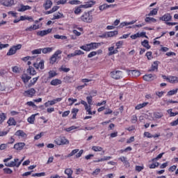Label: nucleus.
Listing matches in <instances>:
<instances>
[{
    "instance_id": "f257e3e1",
    "label": "nucleus",
    "mask_w": 178,
    "mask_h": 178,
    "mask_svg": "<svg viewBox=\"0 0 178 178\" xmlns=\"http://www.w3.org/2000/svg\"><path fill=\"white\" fill-rule=\"evenodd\" d=\"M13 159V156H9L8 158L4 159L3 161L4 162L5 166H7L8 168H19L20 165H22L23 161H24V157H23L20 161H19V159H15L13 161L8 163Z\"/></svg>"
},
{
    "instance_id": "f03ea898",
    "label": "nucleus",
    "mask_w": 178,
    "mask_h": 178,
    "mask_svg": "<svg viewBox=\"0 0 178 178\" xmlns=\"http://www.w3.org/2000/svg\"><path fill=\"white\" fill-rule=\"evenodd\" d=\"M79 22H83V23H92L94 22V15H92V11H85L83 15L78 18Z\"/></svg>"
},
{
    "instance_id": "7ed1b4c3",
    "label": "nucleus",
    "mask_w": 178,
    "mask_h": 178,
    "mask_svg": "<svg viewBox=\"0 0 178 178\" xmlns=\"http://www.w3.org/2000/svg\"><path fill=\"white\" fill-rule=\"evenodd\" d=\"M101 47V43L99 42H91L89 44H84L80 47V49L83 51H86V52H90V51H92V49H97Z\"/></svg>"
},
{
    "instance_id": "20e7f679",
    "label": "nucleus",
    "mask_w": 178,
    "mask_h": 178,
    "mask_svg": "<svg viewBox=\"0 0 178 178\" xmlns=\"http://www.w3.org/2000/svg\"><path fill=\"white\" fill-rule=\"evenodd\" d=\"M159 20L165 22L167 26H176L177 24V22H172V15L170 13L164 14L162 17H159Z\"/></svg>"
},
{
    "instance_id": "39448f33",
    "label": "nucleus",
    "mask_w": 178,
    "mask_h": 178,
    "mask_svg": "<svg viewBox=\"0 0 178 178\" xmlns=\"http://www.w3.org/2000/svg\"><path fill=\"white\" fill-rule=\"evenodd\" d=\"M70 143L69 140L65 136H58L54 140V144H56V145H67Z\"/></svg>"
},
{
    "instance_id": "423d86ee",
    "label": "nucleus",
    "mask_w": 178,
    "mask_h": 178,
    "mask_svg": "<svg viewBox=\"0 0 178 178\" xmlns=\"http://www.w3.org/2000/svg\"><path fill=\"white\" fill-rule=\"evenodd\" d=\"M84 154V149H75L72 150V152L67 155V158H72V156H74L75 155V158L79 159L81 158V155Z\"/></svg>"
},
{
    "instance_id": "0eeeda50",
    "label": "nucleus",
    "mask_w": 178,
    "mask_h": 178,
    "mask_svg": "<svg viewBox=\"0 0 178 178\" xmlns=\"http://www.w3.org/2000/svg\"><path fill=\"white\" fill-rule=\"evenodd\" d=\"M59 55H62V50L58 49L54 52L49 58V63L51 65H54L56 63L58 58H59Z\"/></svg>"
},
{
    "instance_id": "6e6552de",
    "label": "nucleus",
    "mask_w": 178,
    "mask_h": 178,
    "mask_svg": "<svg viewBox=\"0 0 178 178\" xmlns=\"http://www.w3.org/2000/svg\"><path fill=\"white\" fill-rule=\"evenodd\" d=\"M110 74L111 77L114 79V80H120V79H123V72L120 70L112 71Z\"/></svg>"
},
{
    "instance_id": "1a4fd4ad",
    "label": "nucleus",
    "mask_w": 178,
    "mask_h": 178,
    "mask_svg": "<svg viewBox=\"0 0 178 178\" xmlns=\"http://www.w3.org/2000/svg\"><path fill=\"white\" fill-rule=\"evenodd\" d=\"M19 49H22L21 44L13 46L7 52V56H12V55H15V54H16Z\"/></svg>"
},
{
    "instance_id": "9d476101",
    "label": "nucleus",
    "mask_w": 178,
    "mask_h": 178,
    "mask_svg": "<svg viewBox=\"0 0 178 178\" xmlns=\"http://www.w3.org/2000/svg\"><path fill=\"white\" fill-rule=\"evenodd\" d=\"M162 78L164 80H166L168 81V83H170V84H177L178 83V77L175 76H166V75H162Z\"/></svg>"
},
{
    "instance_id": "9b49d317",
    "label": "nucleus",
    "mask_w": 178,
    "mask_h": 178,
    "mask_svg": "<svg viewBox=\"0 0 178 178\" xmlns=\"http://www.w3.org/2000/svg\"><path fill=\"white\" fill-rule=\"evenodd\" d=\"M35 89H34L33 88H30L28 90H25L24 92V97H27L28 98H33V97H34V95H35Z\"/></svg>"
},
{
    "instance_id": "f8f14e48",
    "label": "nucleus",
    "mask_w": 178,
    "mask_h": 178,
    "mask_svg": "<svg viewBox=\"0 0 178 178\" xmlns=\"http://www.w3.org/2000/svg\"><path fill=\"white\" fill-rule=\"evenodd\" d=\"M80 102L81 105L84 106L87 115H92V113H91V106H88V104H87V102L84 100H81Z\"/></svg>"
},
{
    "instance_id": "ddd939ff",
    "label": "nucleus",
    "mask_w": 178,
    "mask_h": 178,
    "mask_svg": "<svg viewBox=\"0 0 178 178\" xmlns=\"http://www.w3.org/2000/svg\"><path fill=\"white\" fill-rule=\"evenodd\" d=\"M50 33H52V29L39 31L37 32V35H38L39 37H44V35H48V34H50Z\"/></svg>"
},
{
    "instance_id": "4468645a",
    "label": "nucleus",
    "mask_w": 178,
    "mask_h": 178,
    "mask_svg": "<svg viewBox=\"0 0 178 178\" xmlns=\"http://www.w3.org/2000/svg\"><path fill=\"white\" fill-rule=\"evenodd\" d=\"M45 63V61H44V60H41L39 63H33V67L38 70L39 69L40 70H43L44 67V63Z\"/></svg>"
},
{
    "instance_id": "2eb2a0df",
    "label": "nucleus",
    "mask_w": 178,
    "mask_h": 178,
    "mask_svg": "<svg viewBox=\"0 0 178 178\" xmlns=\"http://www.w3.org/2000/svg\"><path fill=\"white\" fill-rule=\"evenodd\" d=\"M159 61L156 60L152 64L151 67L148 70V72H158V66H159Z\"/></svg>"
},
{
    "instance_id": "dca6fc26",
    "label": "nucleus",
    "mask_w": 178,
    "mask_h": 178,
    "mask_svg": "<svg viewBox=\"0 0 178 178\" xmlns=\"http://www.w3.org/2000/svg\"><path fill=\"white\" fill-rule=\"evenodd\" d=\"M15 136H16L17 137H19L20 138H27V134H26L24 132V131L23 130H17L15 133Z\"/></svg>"
},
{
    "instance_id": "f3484780",
    "label": "nucleus",
    "mask_w": 178,
    "mask_h": 178,
    "mask_svg": "<svg viewBox=\"0 0 178 178\" xmlns=\"http://www.w3.org/2000/svg\"><path fill=\"white\" fill-rule=\"evenodd\" d=\"M156 78V74L153 75L152 74H145L143 77L145 81H152V80H154Z\"/></svg>"
},
{
    "instance_id": "a211bd4d",
    "label": "nucleus",
    "mask_w": 178,
    "mask_h": 178,
    "mask_svg": "<svg viewBox=\"0 0 178 178\" xmlns=\"http://www.w3.org/2000/svg\"><path fill=\"white\" fill-rule=\"evenodd\" d=\"M118 161H120L121 162H122V163H124V166H126L127 168L130 167V163H129V161L127 160V157L124 156H120V158H118Z\"/></svg>"
},
{
    "instance_id": "6ab92c4d",
    "label": "nucleus",
    "mask_w": 178,
    "mask_h": 178,
    "mask_svg": "<svg viewBox=\"0 0 178 178\" xmlns=\"http://www.w3.org/2000/svg\"><path fill=\"white\" fill-rule=\"evenodd\" d=\"M26 147V143H18L14 145V148L17 151H22Z\"/></svg>"
},
{
    "instance_id": "aec40b11",
    "label": "nucleus",
    "mask_w": 178,
    "mask_h": 178,
    "mask_svg": "<svg viewBox=\"0 0 178 178\" xmlns=\"http://www.w3.org/2000/svg\"><path fill=\"white\" fill-rule=\"evenodd\" d=\"M1 4L4 6H12V5L15 4L14 0H1Z\"/></svg>"
},
{
    "instance_id": "412c9836",
    "label": "nucleus",
    "mask_w": 178,
    "mask_h": 178,
    "mask_svg": "<svg viewBox=\"0 0 178 178\" xmlns=\"http://www.w3.org/2000/svg\"><path fill=\"white\" fill-rule=\"evenodd\" d=\"M52 6V1L51 0H45L43 8H44L45 10H48V9H51Z\"/></svg>"
},
{
    "instance_id": "4be33fe9",
    "label": "nucleus",
    "mask_w": 178,
    "mask_h": 178,
    "mask_svg": "<svg viewBox=\"0 0 178 178\" xmlns=\"http://www.w3.org/2000/svg\"><path fill=\"white\" fill-rule=\"evenodd\" d=\"M108 56H112V55H115V54H118L119 51L116 49H115V46H111L108 47Z\"/></svg>"
},
{
    "instance_id": "5701e85b",
    "label": "nucleus",
    "mask_w": 178,
    "mask_h": 178,
    "mask_svg": "<svg viewBox=\"0 0 178 178\" xmlns=\"http://www.w3.org/2000/svg\"><path fill=\"white\" fill-rule=\"evenodd\" d=\"M21 79L24 84H27V82L31 80V76H29L27 74H23Z\"/></svg>"
},
{
    "instance_id": "b1692460",
    "label": "nucleus",
    "mask_w": 178,
    "mask_h": 178,
    "mask_svg": "<svg viewBox=\"0 0 178 178\" xmlns=\"http://www.w3.org/2000/svg\"><path fill=\"white\" fill-rule=\"evenodd\" d=\"M95 5V1H90L86 3V4L82 5V8L84 9H88V8H92Z\"/></svg>"
},
{
    "instance_id": "393cba45",
    "label": "nucleus",
    "mask_w": 178,
    "mask_h": 178,
    "mask_svg": "<svg viewBox=\"0 0 178 178\" xmlns=\"http://www.w3.org/2000/svg\"><path fill=\"white\" fill-rule=\"evenodd\" d=\"M92 151H94L95 152H101L102 151V155H104L105 154V150H104V148L99 146H92Z\"/></svg>"
},
{
    "instance_id": "a878e982",
    "label": "nucleus",
    "mask_w": 178,
    "mask_h": 178,
    "mask_svg": "<svg viewBox=\"0 0 178 178\" xmlns=\"http://www.w3.org/2000/svg\"><path fill=\"white\" fill-rule=\"evenodd\" d=\"M31 9V6H24L23 4L20 5V8H18V12H26V10H30Z\"/></svg>"
},
{
    "instance_id": "bb28decb",
    "label": "nucleus",
    "mask_w": 178,
    "mask_h": 178,
    "mask_svg": "<svg viewBox=\"0 0 178 178\" xmlns=\"http://www.w3.org/2000/svg\"><path fill=\"white\" fill-rule=\"evenodd\" d=\"M109 159H112V156H104V158L98 159L97 160H94V163H98V162H105V161H109Z\"/></svg>"
},
{
    "instance_id": "cd10ccee",
    "label": "nucleus",
    "mask_w": 178,
    "mask_h": 178,
    "mask_svg": "<svg viewBox=\"0 0 178 178\" xmlns=\"http://www.w3.org/2000/svg\"><path fill=\"white\" fill-rule=\"evenodd\" d=\"M51 86H60V84H62V81L59 79H55L51 81L50 82Z\"/></svg>"
},
{
    "instance_id": "c85d7f7f",
    "label": "nucleus",
    "mask_w": 178,
    "mask_h": 178,
    "mask_svg": "<svg viewBox=\"0 0 178 178\" xmlns=\"http://www.w3.org/2000/svg\"><path fill=\"white\" fill-rule=\"evenodd\" d=\"M27 73L30 74L31 76H35L37 74V71H35L33 66H29L27 69Z\"/></svg>"
},
{
    "instance_id": "c756f323",
    "label": "nucleus",
    "mask_w": 178,
    "mask_h": 178,
    "mask_svg": "<svg viewBox=\"0 0 178 178\" xmlns=\"http://www.w3.org/2000/svg\"><path fill=\"white\" fill-rule=\"evenodd\" d=\"M153 118L154 119H161V118H163V113L158 112V111L154 112Z\"/></svg>"
},
{
    "instance_id": "7c9ffc66",
    "label": "nucleus",
    "mask_w": 178,
    "mask_h": 178,
    "mask_svg": "<svg viewBox=\"0 0 178 178\" xmlns=\"http://www.w3.org/2000/svg\"><path fill=\"white\" fill-rule=\"evenodd\" d=\"M65 175H67V178H73V170L71 168H66L64 172Z\"/></svg>"
},
{
    "instance_id": "2f4dec72",
    "label": "nucleus",
    "mask_w": 178,
    "mask_h": 178,
    "mask_svg": "<svg viewBox=\"0 0 178 178\" xmlns=\"http://www.w3.org/2000/svg\"><path fill=\"white\" fill-rule=\"evenodd\" d=\"M38 29H40V25L33 24L29 27H27L25 29V31H33L34 30H38Z\"/></svg>"
},
{
    "instance_id": "473e14b6",
    "label": "nucleus",
    "mask_w": 178,
    "mask_h": 178,
    "mask_svg": "<svg viewBox=\"0 0 178 178\" xmlns=\"http://www.w3.org/2000/svg\"><path fill=\"white\" fill-rule=\"evenodd\" d=\"M62 17H63V14L58 12V13H55L54 15L53 18L51 19V20H58L59 19H62Z\"/></svg>"
},
{
    "instance_id": "72a5a7b5",
    "label": "nucleus",
    "mask_w": 178,
    "mask_h": 178,
    "mask_svg": "<svg viewBox=\"0 0 178 178\" xmlns=\"http://www.w3.org/2000/svg\"><path fill=\"white\" fill-rule=\"evenodd\" d=\"M148 104H149L148 102H143L142 104H139L135 107V109H136V111H140V109H143V108H145V106H147Z\"/></svg>"
},
{
    "instance_id": "f704fd0d",
    "label": "nucleus",
    "mask_w": 178,
    "mask_h": 178,
    "mask_svg": "<svg viewBox=\"0 0 178 178\" xmlns=\"http://www.w3.org/2000/svg\"><path fill=\"white\" fill-rule=\"evenodd\" d=\"M7 123L8 124V126H16L17 124V122L16 120H15V118H10L8 119V120L7 121Z\"/></svg>"
},
{
    "instance_id": "c9c22d12",
    "label": "nucleus",
    "mask_w": 178,
    "mask_h": 178,
    "mask_svg": "<svg viewBox=\"0 0 178 178\" xmlns=\"http://www.w3.org/2000/svg\"><path fill=\"white\" fill-rule=\"evenodd\" d=\"M54 51V47H44L42 49V54H51V52Z\"/></svg>"
},
{
    "instance_id": "e433bc0d",
    "label": "nucleus",
    "mask_w": 178,
    "mask_h": 178,
    "mask_svg": "<svg viewBox=\"0 0 178 178\" xmlns=\"http://www.w3.org/2000/svg\"><path fill=\"white\" fill-rule=\"evenodd\" d=\"M40 79V76H37L35 78H33L32 80L30 81V83L28 85V87H33V86H34V84H35V83H37V81H38V79Z\"/></svg>"
},
{
    "instance_id": "4c0bfd02",
    "label": "nucleus",
    "mask_w": 178,
    "mask_h": 178,
    "mask_svg": "<svg viewBox=\"0 0 178 178\" xmlns=\"http://www.w3.org/2000/svg\"><path fill=\"white\" fill-rule=\"evenodd\" d=\"M72 119H77V113H79V108H74L72 109Z\"/></svg>"
},
{
    "instance_id": "58836bf2",
    "label": "nucleus",
    "mask_w": 178,
    "mask_h": 178,
    "mask_svg": "<svg viewBox=\"0 0 178 178\" xmlns=\"http://www.w3.org/2000/svg\"><path fill=\"white\" fill-rule=\"evenodd\" d=\"M59 9V6H54L50 10L46 11L45 15H51V13H54V12H56Z\"/></svg>"
},
{
    "instance_id": "ea45409f",
    "label": "nucleus",
    "mask_w": 178,
    "mask_h": 178,
    "mask_svg": "<svg viewBox=\"0 0 178 178\" xmlns=\"http://www.w3.org/2000/svg\"><path fill=\"white\" fill-rule=\"evenodd\" d=\"M141 45H143V47L146 48V49H151V46L149 45V42L147 40H145L143 42H142Z\"/></svg>"
},
{
    "instance_id": "a19ab883",
    "label": "nucleus",
    "mask_w": 178,
    "mask_h": 178,
    "mask_svg": "<svg viewBox=\"0 0 178 178\" xmlns=\"http://www.w3.org/2000/svg\"><path fill=\"white\" fill-rule=\"evenodd\" d=\"M6 120V114L5 113H0V124Z\"/></svg>"
},
{
    "instance_id": "79ce46f5",
    "label": "nucleus",
    "mask_w": 178,
    "mask_h": 178,
    "mask_svg": "<svg viewBox=\"0 0 178 178\" xmlns=\"http://www.w3.org/2000/svg\"><path fill=\"white\" fill-rule=\"evenodd\" d=\"M35 120V115H32L27 119V122L31 124H33L34 121Z\"/></svg>"
},
{
    "instance_id": "37998d69",
    "label": "nucleus",
    "mask_w": 178,
    "mask_h": 178,
    "mask_svg": "<svg viewBox=\"0 0 178 178\" xmlns=\"http://www.w3.org/2000/svg\"><path fill=\"white\" fill-rule=\"evenodd\" d=\"M55 104H56V102L55 101V99L50 100L44 103V106L46 108H48V106L55 105Z\"/></svg>"
},
{
    "instance_id": "c03bdc74",
    "label": "nucleus",
    "mask_w": 178,
    "mask_h": 178,
    "mask_svg": "<svg viewBox=\"0 0 178 178\" xmlns=\"http://www.w3.org/2000/svg\"><path fill=\"white\" fill-rule=\"evenodd\" d=\"M118 31H109L106 33L107 37H115V35H118Z\"/></svg>"
},
{
    "instance_id": "a18cd8bd",
    "label": "nucleus",
    "mask_w": 178,
    "mask_h": 178,
    "mask_svg": "<svg viewBox=\"0 0 178 178\" xmlns=\"http://www.w3.org/2000/svg\"><path fill=\"white\" fill-rule=\"evenodd\" d=\"M178 88L170 90L168 92L167 95L168 97H172V95H175V94H177Z\"/></svg>"
},
{
    "instance_id": "49530a36",
    "label": "nucleus",
    "mask_w": 178,
    "mask_h": 178,
    "mask_svg": "<svg viewBox=\"0 0 178 178\" xmlns=\"http://www.w3.org/2000/svg\"><path fill=\"white\" fill-rule=\"evenodd\" d=\"M4 175H12L13 173V170L9 168H6L3 169Z\"/></svg>"
},
{
    "instance_id": "de8ad7c7",
    "label": "nucleus",
    "mask_w": 178,
    "mask_h": 178,
    "mask_svg": "<svg viewBox=\"0 0 178 178\" xmlns=\"http://www.w3.org/2000/svg\"><path fill=\"white\" fill-rule=\"evenodd\" d=\"M145 22H146V23H149V22H152V23H155V22H156V19H155L154 17H147L145 19Z\"/></svg>"
},
{
    "instance_id": "09e8293b",
    "label": "nucleus",
    "mask_w": 178,
    "mask_h": 178,
    "mask_svg": "<svg viewBox=\"0 0 178 178\" xmlns=\"http://www.w3.org/2000/svg\"><path fill=\"white\" fill-rule=\"evenodd\" d=\"M159 166V163L154 161L152 164L149 165V169H155Z\"/></svg>"
},
{
    "instance_id": "8fccbe9b",
    "label": "nucleus",
    "mask_w": 178,
    "mask_h": 178,
    "mask_svg": "<svg viewBox=\"0 0 178 178\" xmlns=\"http://www.w3.org/2000/svg\"><path fill=\"white\" fill-rule=\"evenodd\" d=\"M57 75H58V74L56 73V72L50 70L49 72L48 79H52V78L55 77Z\"/></svg>"
},
{
    "instance_id": "3c124183",
    "label": "nucleus",
    "mask_w": 178,
    "mask_h": 178,
    "mask_svg": "<svg viewBox=\"0 0 178 178\" xmlns=\"http://www.w3.org/2000/svg\"><path fill=\"white\" fill-rule=\"evenodd\" d=\"M133 149V148H131V147H127V148L124 149H120L118 150L119 154H123L124 152H129V151H131Z\"/></svg>"
},
{
    "instance_id": "603ef678",
    "label": "nucleus",
    "mask_w": 178,
    "mask_h": 178,
    "mask_svg": "<svg viewBox=\"0 0 178 178\" xmlns=\"http://www.w3.org/2000/svg\"><path fill=\"white\" fill-rule=\"evenodd\" d=\"M115 47H116L115 49H117V51H118V49H120V48H122V47H123V41L120 40V41L117 42L115 43Z\"/></svg>"
},
{
    "instance_id": "864d4df0",
    "label": "nucleus",
    "mask_w": 178,
    "mask_h": 178,
    "mask_svg": "<svg viewBox=\"0 0 178 178\" xmlns=\"http://www.w3.org/2000/svg\"><path fill=\"white\" fill-rule=\"evenodd\" d=\"M54 37L56 40H67V37L65 35H54Z\"/></svg>"
},
{
    "instance_id": "5fc2aeb1",
    "label": "nucleus",
    "mask_w": 178,
    "mask_h": 178,
    "mask_svg": "<svg viewBox=\"0 0 178 178\" xmlns=\"http://www.w3.org/2000/svg\"><path fill=\"white\" fill-rule=\"evenodd\" d=\"M42 52V49H36L31 51L32 55H40Z\"/></svg>"
},
{
    "instance_id": "6e6d98bb",
    "label": "nucleus",
    "mask_w": 178,
    "mask_h": 178,
    "mask_svg": "<svg viewBox=\"0 0 178 178\" xmlns=\"http://www.w3.org/2000/svg\"><path fill=\"white\" fill-rule=\"evenodd\" d=\"M156 15H158V9L154 8L152 10L149 12L148 16H155Z\"/></svg>"
},
{
    "instance_id": "4d7b16f0",
    "label": "nucleus",
    "mask_w": 178,
    "mask_h": 178,
    "mask_svg": "<svg viewBox=\"0 0 178 178\" xmlns=\"http://www.w3.org/2000/svg\"><path fill=\"white\" fill-rule=\"evenodd\" d=\"M145 56H147L148 60H152V59H154V56H152V51H147Z\"/></svg>"
},
{
    "instance_id": "13d9d810",
    "label": "nucleus",
    "mask_w": 178,
    "mask_h": 178,
    "mask_svg": "<svg viewBox=\"0 0 178 178\" xmlns=\"http://www.w3.org/2000/svg\"><path fill=\"white\" fill-rule=\"evenodd\" d=\"M131 73H132V76H134V77H138L141 74V72H140V71L136 70H132Z\"/></svg>"
},
{
    "instance_id": "bf43d9fd",
    "label": "nucleus",
    "mask_w": 178,
    "mask_h": 178,
    "mask_svg": "<svg viewBox=\"0 0 178 178\" xmlns=\"http://www.w3.org/2000/svg\"><path fill=\"white\" fill-rule=\"evenodd\" d=\"M19 20L22 21V22H23V21H24V20H33V17H27V16H26V15H24V16H21V17H19Z\"/></svg>"
},
{
    "instance_id": "052dcab7",
    "label": "nucleus",
    "mask_w": 178,
    "mask_h": 178,
    "mask_svg": "<svg viewBox=\"0 0 178 178\" xmlns=\"http://www.w3.org/2000/svg\"><path fill=\"white\" fill-rule=\"evenodd\" d=\"M60 72H64V73H67L70 72V68H66L65 66L62 65L61 67L59 68Z\"/></svg>"
},
{
    "instance_id": "680f3d73",
    "label": "nucleus",
    "mask_w": 178,
    "mask_h": 178,
    "mask_svg": "<svg viewBox=\"0 0 178 178\" xmlns=\"http://www.w3.org/2000/svg\"><path fill=\"white\" fill-rule=\"evenodd\" d=\"M165 152L159 154L156 158L152 159V162H155L156 161H158V159H161V158H162V156H163Z\"/></svg>"
},
{
    "instance_id": "e2e57ef3",
    "label": "nucleus",
    "mask_w": 178,
    "mask_h": 178,
    "mask_svg": "<svg viewBox=\"0 0 178 178\" xmlns=\"http://www.w3.org/2000/svg\"><path fill=\"white\" fill-rule=\"evenodd\" d=\"M86 100L89 106H91V105H92V96H88Z\"/></svg>"
},
{
    "instance_id": "0e129e2a",
    "label": "nucleus",
    "mask_w": 178,
    "mask_h": 178,
    "mask_svg": "<svg viewBox=\"0 0 178 178\" xmlns=\"http://www.w3.org/2000/svg\"><path fill=\"white\" fill-rule=\"evenodd\" d=\"M70 5H80V1L79 0H71L68 2Z\"/></svg>"
},
{
    "instance_id": "69168bd1",
    "label": "nucleus",
    "mask_w": 178,
    "mask_h": 178,
    "mask_svg": "<svg viewBox=\"0 0 178 178\" xmlns=\"http://www.w3.org/2000/svg\"><path fill=\"white\" fill-rule=\"evenodd\" d=\"M68 102H70L69 106H72L74 102H77V99L69 98Z\"/></svg>"
},
{
    "instance_id": "338daca9",
    "label": "nucleus",
    "mask_w": 178,
    "mask_h": 178,
    "mask_svg": "<svg viewBox=\"0 0 178 178\" xmlns=\"http://www.w3.org/2000/svg\"><path fill=\"white\" fill-rule=\"evenodd\" d=\"M143 169H144V165H142V166L136 165V167H135V170H136V172H141L142 170H143Z\"/></svg>"
},
{
    "instance_id": "774afa93",
    "label": "nucleus",
    "mask_w": 178,
    "mask_h": 178,
    "mask_svg": "<svg viewBox=\"0 0 178 178\" xmlns=\"http://www.w3.org/2000/svg\"><path fill=\"white\" fill-rule=\"evenodd\" d=\"M74 13L75 15H80L81 13V8L80 7H77L74 9Z\"/></svg>"
}]
</instances>
